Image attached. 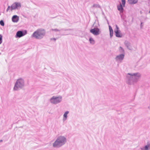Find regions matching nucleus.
I'll use <instances>...</instances> for the list:
<instances>
[{"label":"nucleus","mask_w":150,"mask_h":150,"mask_svg":"<svg viewBox=\"0 0 150 150\" xmlns=\"http://www.w3.org/2000/svg\"><path fill=\"white\" fill-rule=\"evenodd\" d=\"M124 44L128 49L131 50H133V48L129 42L127 41H125V42Z\"/></svg>","instance_id":"nucleus-13"},{"label":"nucleus","mask_w":150,"mask_h":150,"mask_svg":"<svg viewBox=\"0 0 150 150\" xmlns=\"http://www.w3.org/2000/svg\"><path fill=\"white\" fill-rule=\"evenodd\" d=\"M45 35V30L39 29L33 33L31 37L36 39L41 40L44 38Z\"/></svg>","instance_id":"nucleus-3"},{"label":"nucleus","mask_w":150,"mask_h":150,"mask_svg":"<svg viewBox=\"0 0 150 150\" xmlns=\"http://www.w3.org/2000/svg\"><path fill=\"white\" fill-rule=\"evenodd\" d=\"M51 30L53 31H55L56 32L59 31V32L60 31V30L57 29H51Z\"/></svg>","instance_id":"nucleus-23"},{"label":"nucleus","mask_w":150,"mask_h":150,"mask_svg":"<svg viewBox=\"0 0 150 150\" xmlns=\"http://www.w3.org/2000/svg\"><path fill=\"white\" fill-rule=\"evenodd\" d=\"M3 141L2 140H0V142H1Z\"/></svg>","instance_id":"nucleus-28"},{"label":"nucleus","mask_w":150,"mask_h":150,"mask_svg":"<svg viewBox=\"0 0 150 150\" xmlns=\"http://www.w3.org/2000/svg\"><path fill=\"white\" fill-rule=\"evenodd\" d=\"M141 150H150V142H148L147 144L144 146L141 147Z\"/></svg>","instance_id":"nucleus-12"},{"label":"nucleus","mask_w":150,"mask_h":150,"mask_svg":"<svg viewBox=\"0 0 150 150\" xmlns=\"http://www.w3.org/2000/svg\"><path fill=\"white\" fill-rule=\"evenodd\" d=\"M10 8H11V7H10V6H8V7L6 10V11H8V10Z\"/></svg>","instance_id":"nucleus-25"},{"label":"nucleus","mask_w":150,"mask_h":150,"mask_svg":"<svg viewBox=\"0 0 150 150\" xmlns=\"http://www.w3.org/2000/svg\"><path fill=\"white\" fill-rule=\"evenodd\" d=\"M21 5L19 2H16L13 3L11 6V10L19 9L21 7Z\"/></svg>","instance_id":"nucleus-6"},{"label":"nucleus","mask_w":150,"mask_h":150,"mask_svg":"<svg viewBox=\"0 0 150 150\" xmlns=\"http://www.w3.org/2000/svg\"><path fill=\"white\" fill-rule=\"evenodd\" d=\"M27 34V31L25 30L24 32L22 31H18L16 33V35H15L16 38H20L22 36H24Z\"/></svg>","instance_id":"nucleus-9"},{"label":"nucleus","mask_w":150,"mask_h":150,"mask_svg":"<svg viewBox=\"0 0 150 150\" xmlns=\"http://www.w3.org/2000/svg\"><path fill=\"white\" fill-rule=\"evenodd\" d=\"M148 108L150 110V105L148 106Z\"/></svg>","instance_id":"nucleus-27"},{"label":"nucleus","mask_w":150,"mask_h":150,"mask_svg":"<svg viewBox=\"0 0 150 150\" xmlns=\"http://www.w3.org/2000/svg\"><path fill=\"white\" fill-rule=\"evenodd\" d=\"M92 7L95 8H101L100 6L98 4H94L92 6Z\"/></svg>","instance_id":"nucleus-19"},{"label":"nucleus","mask_w":150,"mask_h":150,"mask_svg":"<svg viewBox=\"0 0 150 150\" xmlns=\"http://www.w3.org/2000/svg\"><path fill=\"white\" fill-rule=\"evenodd\" d=\"M142 22H141V28H142Z\"/></svg>","instance_id":"nucleus-26"},{"label":"nucleus","mask_w":150,"mask_h":150,"mask_svg":"<svg viewBox=\"0 0 150 150\" xmlns=\"http://www.w3.org/2000/svg\"><path fill=\"white\" fill-rule=\"evenodd\" d=\"M69 113V111H66L64 112L63 116V121H65L67 120L68 117L67 115Z\"/></svg>","instance_id":"nucleus-15"},{"label":"nucleus","mask_w":150,"mask_h":150,"mask_svg":"<svg viewBox=\"0 0 150 150\" xmlns=\"http://www.w3.org/2000/svg\"><path fill=\"white\" fill-rule=\"evenodd\" d=\"M90 32L95 36L98 35L101 33V31L100 29L98 28H94L91 29Z\"/></svg>","instance_id":"nucleus-7"},{"label":"nucleus","mask_w":150,"mask_h":150,"mask_svg":"<svg viewBox=\"0 0 150 150\" xmlns=\"http://www.w3.org/2000/svg\"><path fill=\"white\" fill-rule=\"evenodd\" d=\"M2 42V36L1 35H0V45Z\"/></svg>","instance_id":"nucleus-21"},{"label":"nucleus","mask_w":150,"mask_h":150,"mask_svg":"<svg viewBox=\"0 0 150 150\" xmlns=\"http://www.w3.org/2000/svg\"><path fill=\"white\" fill-rule=\"evenodd\" d=\"M125 54H121L117 55L115 58V61L118 63H121L124 59Z\"/></svg>","instance_id":"nucleus-8"},{"label":"nucleus","mask_w":150,"mask_h":150,"mask_svg":"<svg viewBox=\"0 0 150 150\" xmlns=\"http://www.w3.org/2000/svg\"><path fill=\"white\" fill-rule=\"evenodd\" d=\"M116 28L114 30V32L116 36L119 38L122 37V35L120 32L119 27L117 25H116Z\"/></svg>","instance_id":"nucleus-10"},{"label":"nucleus","mask_w":150,"mask_h":150,"mask_svg":"<svg viewBox=\"0 0 150 150\" xmlns=\"http://www.w3.org/2000/svg\"><path fill=\"white\" fill-rule=\"evenodd\" d=\"M50 102L52 104L56 105L61 103L62 100L61 96H53L50 99Z\"/></svg>","instance_id":"nucleus-5"},{"label":"nucleus","mask_w":150,"mask_h":150,"mask_svg":"<svg viewBox=\"0 0 150 150\" xmlns=\"http://www.w3.org/2000/svg\"><path fill=\"white\" fill-rule=\"evenodd\" d=\"M138 0H128L129 3L131 4H136L138 2Z\"/></svg>","instance_id":"nucleus-16"},{"label":"nucleus","mask_w":150,"mask_h":150,"mask_svg":"<svg viewBox=\"0 0 150 150\" xmlns=\"http://www.w3.org/2000/svg\"><path fill=\"white\" fill-rule=\"evenodd\" d=\"M122 4H120L119 6H117V8L118 10L120 12H122L123 10V8L122 5L124 7L125 4V0H121Z\"/></svg>","instance_id":"nucleus-11"},{"label":"nucleus","mask_w":150,"mask_h":150,"mask_svg":"<svg viewBox=\"0 0 150 150\" xmlns=\"http://www.w3.org/2000/svg\"><path fill=\"white\" fill-rule=\"evenodd\" d=\"M25 82L24 80L22 78L18 79L15 83L13 90L14 91H18L24 87Z\"/></svg>","instance_id":"nucleus-4"},{"label":"nucleus","mask_w":150,"mask_h":150,"mask_svg":"<svg viewBox=\"0 0 150 150\" xmlns=\"http://www.w3.org/2000/svg\"><path fill=\"white\" fill-rule=\"evenodd\" d=\"M67 140L66 137L60 135L57 137L54 142L53 143V146L55 148L60 147L67 143Z\"/></svg>","instance_id":"nucleus-2"},{"label":"nucleus","mask_w":150,"mask_h":150,"mask_svg":"<svg viewBox=\"0 0 150 150\" xmlns=\"http://www.w3.org/2000/svg\"><path fill=\"white\" fill-rule=\"evenodd\" d=\"M119 51L120 53H122V54H125L124 50L120 46L119 47Z\"/></svg>","instance_id":"nucleus-20"},{"label":"nucleus","mask_w":150,"mask_h":150,"mask_svg":"<svg viewBox=\"0 0 150 150\" xmlns=\"http://www.w3.org/2000/svg\"><path fill=\"white\" fill-rule=\"evenodd\" d=\"M141 76V74L138 72L129 73L126 75V81L129 85H134L138 82Z\"/></svg>","instance_id":"nucleus-1"},{"label":"nucleus","mask_w":150,"mask_h":150,"mask_svg":"<svg viewBox=\"0 0 150 150\" xmlns=\"http://www.w3.org/2000/svg\"><path fill=\"white\" fill-rule=\"evenodd\" d=\"M109 27L110 31V38H111L112 37L113 35V30L112 28L109 25Z\"/></svg>","instance_id":"nucleus-17"},{"label":"nucleus","mask_w":150,"mask_h":150,"mask_svg":"<svg viewBox=\"0 0 150 150\" xmlns=\"http://www.w3.org/2000/svg\"><path fill=\"white\" fill-rule=\"evenodd\" d=\"M89 41L92 45H94L95 43V41L94 39L92 38H90L89 39Z\"/></svg>","instance_id":"nucleus-18"},{"label":"nucleus","mask_w":150,"mask_h":150,"mask_svg":"<svg viewBox=\"0 0 150 150\" xmlns=\"http://www.w3.org/2000/svg\"><path fill=\"white\" fill-rule=\"evenodd\" d=\"M51 40H54V41H56V39L55 38H51Z\"/></svg>","instance_id":"nucleus-24"},{"label":"nucleus","mask_w":150,"mask_h":150,"mask_svg":"<svg viewBox=\"0 0 150 150\" xmlns=\"http://www.w3.org/2000/svg\"><path fill=\"white\" fill-rule=\"evenodd\" d=\"M19 20V16L16 15L13 16L12 18V21L14 23H17Z\"/></svg>","instance_id":"nucleus-14"},{"label":"nucleus","mask_w":150,"mask_h":150,"mask_svg":"<svg viewBox=\"0 0 150 150\" xmlns=\"http://www.w3.org/2000/svg\"><path fill=\"white\" fill-rule=\"evenodd\" d=\"M0 24L2 26H4V24L3 21L1 20L0 21Z\"/></svg>","instance_id":"nucleus-22"}]
</instances>
